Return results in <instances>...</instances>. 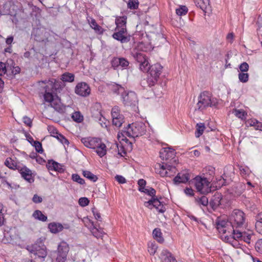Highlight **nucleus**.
<instances>
[{
  "label": "nucleus",
  "mask_w": 262,
  "mask_h": 262,
  "mask_svg": "<svg viewBox=\"0 0 262 262\" xmlns=\"http://www.w3.org/2000/svg\"><path fill=\"white\" fill-rule=\"evenodd\" d=\"M146 131V125L142 122H136L128 124V126L118 134V139L121 141L127 142L126 137L134 138L143 135Z\"/></svg>",
  "instance_id": "nucleus-2"
},
{
  "label": "nucleus",
  "mask_w": 262,
  "mask_h": 262,
  "mask_svg": "<svg viewBox=\"0 0 262 262\" xmlns=\"http://www.w3.org/2000/svg\"><path fill=\"white\" fill-rule=\"evenodd\" d=\"M82 174L84 177H85L86 178L88 179L89 180H91L92 182H95L98 179L96 175L92 173L90 171L83 170L82 172Z\"/></svg>",
  "instance_id": "nucleus-34"
},
{
  "label": "nucleus",
  "mask_w": 262,
  "mask_h": 262,
  "mask_svg": "<svg viewBox=\"0 0 262 262\" xmlns=\"http://www.w3.org/2000/svg\"><path fill=\"white\" fill-rule=\"evenodd\" d=\"M238 79L241 82L246 83L249 80V74L247 73H239L238 74Z\"/></svg>",
  "instance_id": "nucleus-40"
},
{
  "label": "nucleus",
  "mask_w": 262,
  "mask_h": 262,
  "mask_svg": "<svg viewBox=\"0 0 262 262\" xmlns=\"http://www.w3.org/2000/svg\"><path fill=\"white\" fill-rule=\"evenodd\" d=\"M56 138H57L63 145H68L69 143L68 140L61 134L57 135V136H56Z\"/></svg>",
  "instance_id": "nucleus-47"
},
{
  "label": "nucleus",
  "mask_w": 262,
  "mask_h": 262,
  "mask_svg": "<svg viewBox=\"0 0 262 262\" xmlns=\"http://www.w3.org/2000/svg\"><path fill=\"white\" fill-rule=\"evenodd\" d=\"M5 165L9 168L18 170V168L20 166V164L17 162L16 158H7L5 161Z\"/></svg>",
  "instance_id": "nucleus-22"
},
{
  "label": "nucleus",
  "mask_w": 262,
  "mask_h": 262,
  "mask_svg": "<svg viewBox=\"0 0 262 262\" xmlns=\"http://www.w3.org/2000/svg\"><path fill=\"white\" fill-rule=\"evenodd\" d=\"M255 249L258 253L262 254V238L258 240L256 243Z\"/></svg>",
  "instance_id": "nucleus-49"
},
{
  "label": "nucleus",
  "mask_w": 262,
  "mask_h": 262,
  "mask_svg": "<svg viewBox=\"0 0 262 262\" xmlns=\"http://www.w3.org/2000/svg\"><path fill=\"white\" fill-rule=\"evenodd\" d=\"M157 248L158 247L156 244L151 243L148 246V252L151 255H154L157 251Z\"/></svg>",
  "instance_id": "nucleus-48"
},
{
  "label": "nucleus",
  "mask_w": 262,
  "mask_h": 262,
  "mask_svg": "<svg viewBox=\"0 0 262 262\" xmlns=\"http://www.w3.org/2000/svg\"><path fill=\"white\" fill-rule=\"evenodd\" d=\"M115 179L120 184H124L126 182L125 179L122 176L117 175Z\"/></svg>",
  "instance_id": "nucleus-61"
},
{
  "label": "nucleus",
  "mask_w": 262,
  "mask_h": 262,
  "mask_svg": "<svg viewBox=\"0 0 262 262\" xmlns=\"http://www.w3.org/2000/svg\"><path fill=\"white\" fill-rule=\"evenodd\" d=\"M175 150L172 148H163L160 151V157L163 160H168L173 159L176 155Z\"/></svg>",
  "instance_id": "nucleus-16"
},
{
  "label": "nucleus",
  "mask_w": 262,
  "mask_h": 262,
  "mask_svg": "<svg viewBox=\"0 0 262 262\" xmlns=\"http://www.w3.org/2000/svg\"><path fill=\"white\" fill-rule=\"evenodd\" d=\"M32 216L34 219L42 222H46L47 220V216L44 215L42 212L39 210H35L33 212Z\"/></svg>",
  "instance_id": "nucleus-32"
},
{
  "label": "nucleus",
  "mask_w": 262,
  "mask_h": 262,
  "mask_svg": "<svg viewBox=\"0 0 262 262\" xmlns=\"http://www.w3.org/2000/svg\"><path fill=\"white\" fill-rule=\"evenodd\" d=\"M233 114H234V115L237 117L239 119H241L242 120H246L247 116V112L242 109H234L233 110Z\"/></svg>",
  "instance_id": "nucleus-31"
},
{
  "label": "nucleus",
  "mask_w": 262,
  "mask_h": 262,
  "mask_svg": "<svg viewBox=\"0 0 262 262\" xmlns=\"http://www.w3.org/2000/svg\"><path fill=\"white\" fill-rule=\"evenodd\" d=\"M34 146L36 150L39 153H42L43 151V149L42 148L41 144L38 141L34 142Z\"/></svg>",
  "instance_id": "nucleus-51"
},
{
  "label": "nucleus",
  "mask_w": 262,
  "mask_h": 262,
  "mask_svg": "<svg viewBox=\"0 0 262 262\" xmlns=\"http://www.w3.org/2000/svg\"><path fill=\"white\" fill-rule=\"evenodd\" d=\"M188 11L187 7L185 6H182L178 9H176V13L179 16L185 15Z\"/></svg>",
  "instance_id": "nucleus-42"
},
{
  "label": "nucleus",
  "mask_w": 262,
  "mask_h": 262,
  "mask_svg": "<svg viewBox=\"0 0 262 262\" xmlns=\"http://www.w3.org/2000/svg\"><path fill=\"white\" fill-rule=\"evenodd\" d=\"M139 190L147 193L150 196H154L156 194V190L152 188H144L143 190L139 188Z\"/></svg>",
  "instance_id": "nucleus-44"
},
{
  "label": "nucleus",
  "mask_w": 262,
  "mask_h": 262,
  "mask_svg": "<svg viewBox=\"0 0 262 262\" xmlns=\"http://www.w3.org/2000/svg\"><path fill=\"white\" fill-rule=\"evenodd\" d=\"M122 100L126 105H135L138 102L137 95L134 92H129L122 95Z\"/></svg>",
  "instance_id": "nucleus-13"
},
{
  "label": "nucleus",
  "mask_w": 262,
  "mask_h": 262,
  "mask_svg": "<svg viewBox=\"0 0 262 262\" xmlns=\"http://www.w3.org/2000/svg\"><path fill=\"white\" fill-rule=\"evenodd\" d=\"M205 128L204 123H198L196 124V129L195 132V137L196 138L200 137L203 133L204 130Z\"/></svg>",
  "instance_id": "nucleus-35"
},
{
  "label": "nucleus",
  "mask_w": 262,
  "mask_h": 262,
  "mask_svg": "<svg viewBox=\"0 0 262 262\" xmlns=\"http://www.w3.org/2000/svg\"><path fill=\"white\" fill-rule=\"evenodd\" d=\"M136 60L140 63V70L143 72L148 71L150 67H148L149 62L145 56L140 53H137L135 56Z\"/></svg>",
  "instance_id": "nucleus-15"
},
{
  "label": "nucleus",
  "mask_w": 262,
  "mask_h": 262,
  "mask_svg": "<svg viewBox=\"0 0 262 262\" xmlns=\"http://www.w3.org/2000/svg\"><path fill=\"white\" fill-rule=\"evenodd\" d=\"M196 202L198 205H202L204 206H206L208 203V199L205 196L196 199Z\"/></svg>",
  "instance_id": "nucleus-41"
},
{
  "label": "nucleus",
  "mask_w": 262,
  "mask_h": 262,
  "mask_svg": "<svg viewBox=\"0 0 262 262\" xmlns=\"http://www.w3.org/2000/svg\"><path fill=\"white\" fill-rule=\"evenodd\" d=\"M91 232L93 235L97 238H99L102 236V232L98 231V229L95 228L92 229Z\"/></svg>",
  "instance_id": "nucleus-55"
},
{
  "label": "nucleus",
  "mask_w": 262,
  "mask_h": 262,
  "mask_svg": "<svg viewBox=\"0 0 262 262\" xmlns=\"http://www.w3.org/2000/svg\"><path fill=\"white\" fill-rule=\"evenodd\" d=\"M64 250L63 254H57L56 261L57 262H66L67 260V249L64 247H62Z\"/></svg>",
  "instance_id": "nucleus-38"
},
{
  "label": "nucleus",
  "mask_w": 262,
  "mask_h": 262,
  "mask_svg": "<svg viewBox=\"0 0 262 262\" xmlns=\"http://www.w3.org/2000/svg\"><path fill=\"white\" fill-rule=\"evenodd\" d=\"M6 72L7 70L5 64L0 61V76L5 75Z\"/></svg>",
  "instance_id": "nucleus-54"
},
{
  "label": "nucleus",
  "mask_w": 262,
  "mask_h": 262,
  "mask_svg": "<svg viewBox=\"0 0 262 262\" xmlns=\"http://www.w3.org/2000/svg\"><path fill=\"white\" fill-rule=\"evenodd\" d=\"M119 112V109L117 107H115L112 108V118L114 117H118V116H121Z\"/></svg>",
  "instance_id": "nucleus-56"
},
{
  "label": "nucleus",
  "mask_w": 262,
  "mask_h": 262,
  "mask_svg": "<svg viewBox=\"0 0 262 262\" xmlns=\"http://www.w3.org/2000/svg\"><path fill=\"white\" fill-rule=\"evenodd\" d=\"M194 3L205 13H207L211 10L210 0H194Z\"/></svg>",
  "instance_id": "nucleus-18"
},
{
  "label": "nucleus",
  "mask_w": 262,
  "mask_h": 262,
  "mask_svg": "<svg viewBox=\"0 0 262 262\" xmlns=\"http://www.w3.org/2000/svg\"><path fill=\"white\" fill-rule=\"evenodd\" d=\"M239 170L241 174L243 176H246L247 174H248L249 169L247 167H243L242 166H241L239 167Z\"/></svg>",
  "instance_id": "nucleus-60"
},
{
  "label": "nucleus",
  "mask_w": 262,
  "mask_h": 262,
  "mask_svg": "<svg viewBox=\"0 0 262 262\" xmlns=\"http://www.w3.org/2000/svg\"><path fill=\"white\" fill-rule=\"evenodd\" d=\"M189 174L187 171H185L180 172L174 178L173 181L175 183H186L189 180Z\"/></svg>",
  "instance_id": "nucleus-19"
},
{
  "label": "nucleus",
  "mask_w": 262,
  "mask_h": 262,
  "mask_svg": "<svg viewBox=\"0 0 262 262\" xmlns=\"http://www.w3.org/2000/svg\"><path fill=\"white\" fill-rule=\"evenodd\" d=\"M126 20L127 17L125 16L117 17L115 19L116 29L126 28Z\"/></svg>",
  "instance_id": "nucleus-26"
},
{
  "label": "nucleus",
  "mask_w": 262,
  "mask_h": 262,
  "mask_svg": "<svg viewBox=\"0 0 262 262\" xmlns=\"http://www.w3.org/2000/svg\"><path fill=\"white\" fill-rule=\"evenodd\" d=\"M72 118L76 122H81L83 120V116L79 112H75L73 113Z\"/></svg>",
  "instance_id": "nucleus-36"
},
{
  "label": "nucleus",
  "mask_w": 262,
  "mask_h": 262,
  "mask_svg": "<svg viewBox=\"0 0 262 262\" xmlns=\"http://www.w3.org/2000/svg\"><path fill=\"white\" fill-rule=\"evenodd\" d=\"M204 171L206 174L208 173L209 176H213L214 174V168L211 166H208L205 168Z\"/></svg>",
  "instance_id": "nucleus-50"
},
{
  "label": "nucleus",
  "mask_w": 262,
  "mask_h": 262,
  "mask_svg": "<svg viewBox=\"0 0 262 262\" xmlns=\"http://www.w3.org/2000/svg\"><path fill=\"white\" fill-rule=\"evenodd\" d=\"M252 236V233L241 232L238 230L230 234L224 235L223 239L227 243L230 244L233 247L237 248L239 245L238 241H243L245 242L250 244Z\"/></svg>",
  "instance_id": "nucleus-3"
},
{
  "label": "nucleus",
  "mask_w": 262,
  "mask_h": 262,
  "mask_svg": "<svg viewBox=\"0 0 262 262\" xmlns=\"http://www.w3.org/2000/svg\"><path fill=\"white\" fill-rule=\"evenodd\" d=\"M89 200L87 198L83 197L79 199V204L82 207H85L89 204Z\"/></svg>",
  "instance_id": "nucleus-46"
},
{
  "label": "nucleus",
  "mask_w": 262,
  "mask_h": 262,
  "mask_svg": "<svg viewBox=\"0 0 262 262\" xmlns=\"http://www.w3.org/2000/svg\"><path fill=\"white\" fill-rule=\"evenodd\" d=\"M18 171L21 174V177L28 182L32 183L34 182L32 171L26 166L21 165L18 168Z\"/></svg>",
  "instance_id": "nucleus-17"
},
{
  "label": "nucleus",
  "mask_w": 262,
  "mask_h": 262,
  "mask_svg": "<svg viewBox=\"0 0 262 262\" xmlns=\"http://www.w3.org/2000/svg\"><path fill=\"white\" fill-rule=\"evenodd\" d=\"M161 257L163 262H177L171 253L167 250L162 251Z\"/></svg>",
  "instance_id": "nucleus-25"
},
{
  "label": "nucleus",
  "mask_w": 262,
  "mask_h": 262,
  "mask_svg": "<svg viewBox=\"0 0 262 262\" xmlns=\"http://www.w3.org/2000/svg\"><path fill=\"white\" fill-rule=\"evenodd\" d=\"M75 76L73 74L66 72L61 75L60 79L65 82H72L74 81Z\"/></svg>",
  "instance_id": "nucleus-29"
},
{
  "label": "nucleus",
  "mask_w": 262,
  "mask_h": 262,
  "mask_svg": "<svg viewBox=\"0 0 262 262\" xmlns=\"http://www.w3.org/2000/svg\"><path fill=\"white\" fill-rule=\"evenodd\" d=\"M222 195L221 193H215L212 198L210 204L213 208H216L221 204Z\"/></svg>",
  "instance_id": "nucleus-28"
},
{
  "label": "nucleus",
  "mask_w": 262,
  "mask_h": 262,
  "mask_svg": "<svg viewBox=\"0 0 262 262\" xmlns=\"http://www.w3.org/2000/svg\"><path fill=\"white\" fill-rule=\"evenodd\" d=\"M92 212L95 218L99 221H101L100 213L95 208L92 209Z\"/></svg>",
  "instance_id": "nucleus-57"
},
{
  "label": "nucleus",
  "mask_w": 262,
  "mask_h": 262,
  "mask_svg": "<svg viewBox=\"0 0 262 262\" xmlns=\"http://www.w3.org/2000/svg\"><path fill=\"white\" fill-rule=\"evenodd\" d=\"M123 119L122 115L118 116V117L112 118L113 124L117 127H120L123 122Z\"/></svg>",
  "instance_id": "nucleus-37"
},
{
  "label": "nucleus",
  "mask_w": 262,
  "mask_h": 262,
  "mask_svg": "<svg viewBox=\"0 0 262 262\" xmlns=\"http://www.w3.org/2000/svg\"><path fill=\"white\" fill-rule=\"evenodd\" d=\"M112 64L114 68L121 66L123 68H126L128 66L129 62L124 58H115L112 61Z\"/></svg>",
  "instance_id": "nucleus-20"
},
{
  "label": "nucleus",
  "mask_w": 262,
  "mask_h": 262,
  "mask_svg": "<svg viewBox=\"0 0 262 262\" xmlns=\"http://www.w3.org/2000/svg\"><path fill=\"white\" fill-rule=\"evenodd\" d=\"M245 223L244 213L239 210H234L230 215L228 221L224 220L219 221L217 229L220 232H222L224 235L230 234L237 231L234 228H241Z\"/></svg>",
  "instance_id": "nucleus-1"
},
{
  "label": "nucleus",
  "mask_w": 262,
  "mask_h": 262,
  "mask_svg": "<svg viewBox=\"0 0 262 262\" xmlns=\"http://www.w3.org/2000/svg\"><path fill=\"white\" fill-rule=\"evenodd\" d=\"M154 238L159 243H162L164 242V239L162 237V233L161 229L159 228H155L152 232Z\"/></svg>",
  "instance_id": "nucleus-30"
},
{
  "label": "nucleus",
  "mask_w": 262,
  "mask_h": 262,
  "mask_svg": "<svg viewBox=\"0 0 262 262\" xmlns=\"http://www.w3.org/2000/svg\"><path fill=\"white\" fill-rule=\"evenodd\" d=\"M23 122L24 123L26 124L27 125H28V126H31V125H32V120L31 119L27 117V116H25L23 118Z\"/></svg>",
  "instance_id": "nucleus-63"
},
{
  "label": "nucleus",
  "mask_w": 262,
  "mask_h": 262,
  "mask_svg": "<svg viewBox=\"0 0 262 262\" xmlns=\"http://www.w3.org/2000/svg\"><path fill=\"white\" fill-rule=\"evenodd\" d=\"M192 182L196 190L201 194H206L211 191L210 178L198 176L193 179Z\"/></svg>",
  "instance_id": "nucleus-5"
},
{
  "label": "nucleus",
  "mask_w": 262,
  "mask_h": 262,
  "mask_svg": "<svg viewBox=\"0 0 262 262\" xmlns=\"http://www.w3.org/2000/svg\"><path fill=\"white\" fill-rule=\"evenodd\" d=\"M184 192L188 195L192 196L193 195V190L191 188H186L184 189Z\"/></svg>",
  "instance_id": "nucleus-64"
},
{
  "label": "nucleus",
  "mask_w": 262,
  "mask_h": 262,
  "mask_svg": "<svg viewBox=\"0 0 262 262\" xmlns=\"http://www.w3.org/2000/svg\"><path fill=\"white\" fill-rule=\"evenodd\" d=\"M28 250L36 257L43 259L47 256V252L45 246L41 247L37 244H34L28 248Z\"/></svg>",
  "instance_id": "nucleus-9"
},
{
  "label": "nucleus",
  "mask_w": 262,
  "mask_h": 262,
  "mask_svg": "<svg viewBox=\"0 0 262 262\" xmlns=\"http://www.w3.org/2000/svg\"><path fill=\"white\" fill-rule=\"evenodd\" d=\"M32 201L34 203L38 204L42 202V199L41 196L38 195L37 194H34L32 198Z\"/></svg>",
  "instance_id": "nucleus-58"
},
{
  "label": "nucleus",
  "mask_w": 262,
  "mask_h": 262,
  "mask_svg": "<svg viewBox=\"0 0 262 262\" xmlns=\"http://www.w3.org/2000/svg\"><path fill=\"white\" fill-rule=\"evenodd\" d=\"M49 170H54L62 173L64 171L63 166L54 161H49L47 164Z\"/></svg>",
  "instance_id": "nucleus-21"
},
{
  "label": "nucleus",
  "mask_w": 262,
  "mask_h": 262,
  "mask_svg": "<svg viewBox=\"0 0 262 262\" xmlns=\"http://www.w3.org/2000/svg\"><path fill=\"white\" fill-rule=\"evenodd\" d=\"M39 85L45 84L46 85H52L57 93H60L64 87V84L59 81L53 79V80H45L38 82Z\"/></svg>",
  "instance_id": "nucleus-14"
},
{
  "label": "nucleus",
  "mask_w": 262,
  "mask_h": 262,
  "mask_svg": "<svg viewBox=\"0 0 262 262\" xmlns=\"http://www.w3.org/2000/svg\"><path fill=\"white\" fill-rule=\"evenodd\" d=\"M257 123L258 121L256 119H250L247 121V124L250 126H253L254 128Z\"/></svg>",
  "instance_id": "nucleus-62"
},
{
  "label": "nucleus",
  "mask_w": 262,
  "mask_h": 262,
  "mask_svg": "<svg viewBox=\"0 0 262 262\" xmlns=\"http://www.w3.org/2000/svg\"><path fill=\"white\" fill-rule=\"evenodd\" d=\"M45 84L39 85L43 88L45 90V93L43 95L45 101L50 104L51 106L58 112H61L63 110L62 105L61 104L60 99L53 95L52 93L47 92V85L44 86Z\"/></svg>",
  "instance_id": "nucleus-7"
},
{
  "label": "nucleus",
  "mask_w": 262,
  "mask_h": 262,
  "mask_svg": "<svg viewBox=\"0 0 262 262\" xmlns=\"http://www.w3.org/2000/svg\"><path fill=\"white\" fill-rule=\"evenodd\" d=\"M144 205L146 207L150 209L155 208L159 212L163 213L166 210L164 205L157 199H154L147 202H145Z\"/></svg>",
  "instance_id": "nucleus-12"
},
{
  "label": "nucleus",
  "mask_w": 262,
  "mask_h": 262,
  "mask_svg": "<svg viewBox=\"0 0 262 262\" xmlns=\"http://www.w3.org/2000/svg\"><path fill=\"white\" fill-rule=\"evenodd\" d=\"M163 67L159 63L151 66L148 71L146 82L149 86L154 85L158 81Z\"/></svg>",
  "instance_id": "nucleus-6"
},
{
  "label": "nucleus",
  "mask_w": 262,
  "mask_h": 262,
  "mask_svg": "<svg viewBox=\"0 0 262 262\" xmlns=\"http://www.w3.org/2000/svg\"><path fill=\"white\" fill-rule=\"evenodd\" d=\"M48 228L51 233H57L61 231L63 227L60 223L53 222L49 224Z\"/></svg>",
  "instance_id": "nucleus-27"
},
{
  "label": "nucleus",
  "mask_w": 262,
  "mask_h": 262,
  "mask_svg": "<svg viewBox=\"0 0 262 262\" xmlns=\"http://www.w3.org/2000/svg\"><path fill=\"white\" fill-rule=\"evenodd\" d=\"M239 68L241 71L242 72H247L249 69V65L247 62H244L241 64Z\"/></svg>",
  "instance_id": "nucleus-52"
},
{
  "label": "nucleus",
  "mask_w": 262,
  "mask_h": 262,
  "mask_svg": "<svg viewBox=\"0 0 262 262\" xmlns=\"http://www.w3.org/2000/svg\"><path fill=\"white\" fill-rule=\"evenodd\" d=\"M88 21L90 27L94 30L95 32L102 34L103 33V29L98 25L95 19L93 18L90 17L88 18Z\"/></svg>",
  "instance_id": "nucleus-24"
},
{
  "label": "nucleus",
  "mask_w": 262,
  "mask_h": 262,
  "mask_svg": "<svg viewBox=\"0 0 262 262\" xmlns=\"http://www.w3.org/2000/svg\"><path fill=\"white\" fill-rule=\"evenodd\" d=\"M113 37L121 43L127 42L130 40V35H127L126 28L116 29L115 32L112 35Z\"/></svg>",
  "instance_id": "nucleus-10"
},
{
  "label": "nucleus",
  "mask_w": 262,
  "mask_h": 262,
  "mask_svg": "<svg viewBox=\"0 0 262 262\" xmlns=\"http://www.w3.org/2000/svg\"><path fill=\"white\" fill-rule=\"evenodd\" d=\"M139 6L138 0H129L127 7L130 9H137Z\"/></svg>",
  "instance_id": "nucleus-39"
},
{
  "label": "nucleus",
  "mask_w": 262,
  "mask_h": 262,
  "mask_svg": "<svg viewBox=\"0 0 262 262\" xmlns=\"http://www.w3.org/2000/svg\"><path fill=\"white\" fill-rule=\"evenodd\" d=\"M75 93L80 96L86 97L90 94L91 89L85 82H80L76 85Z\"/></svg>",
  "instance_id": "nucleus-11"
},
{
  "label": "nucleus",
  "mask_w": 262,
  "mask_h": 262,
  "mask_svg": "<svg viewBox=\"0 0 262 262\" xmlns=\"http://www.w3.org/2000/svg\"><path fill=\"white\" fill-rule=\"evenodd\" d=\"M62 247H64L65 248L67 249V255L68 254V253L69 250V247L67 243L64 242H61L58 246L57 250V254H63L64 253V250Z\"/></svg>",
  "instance_id": "nucleus-33"
},
{
  "label": "nucleus",
  "mask_w": 262,
  "mask_h": 262,
  "mask_svg": "<svg viewBox=\"0 0 262 262\" xmlns=\"http://www.w3.org/2000/svg\"><path fill=\"white\" fill-rule=\"evenodd\" d=\"M72 179L74 182H77L80 184H83L84 183V180L77 174H73Z\"/></svg>",
  "instance_id": "nucleus-45"
},
{
  "label": "nucleus",
  "mask_w": 262,
  "mask_h": 262,
  "mask_svg": "<svg viewBox=\"0 0 262 262\" xmlns=\"http://www.w3.org/2000/svg\"><path fill=\"white\" fill-rule=\"evenodd\" d=\"M81 140L85 146L96 149V152L99 157H102L106 155V145L100 139L89 137L82 138Z\"/></svg>",
  "instance_id": "nucleus-4"
},
{
  "label": "nucleus",
  "mask_w": 262,
  "mask_h": 262,
  "mask_svg": "<svg viewBox=\"0 0 262 262\" xmlns=\"http://www.w3.org/2000/svg\"><path fill=\"white\" fill-rule=\"evenodd\" d=\"M48 130L50 132L51 136L55 138H56V136H57V135L60 134L57 132L56 129L52 126H49Z\"/></svg>",
  "instance_id": "nucleus-53"
},
{
  "label": "nucleus",
  "mask_w": 262,
  "mask_h": 262,
  "mask_svg": "<svg viewBox=\"0 0 262 262\" xmlns=\"http://www.w3.org/2000/svg\"><path fill=\"white\" fill-rule=\"evenodd\" d=\"M212 105L211 94L208 92L201 93L198 98L196 107L199 110L202 111Z\"/></svg>",
  "instance_id": "nucleus-8"
},
{
  "label": "nucleus",
  "mask_w": 262,
  "mask_h": 262,
  "mask_svg": "<svg viewBox=\"0 0 262 262\" xmlns=\"http://www.w3.org/2000/svg\"><path fill=\"white\" fill-rule=\"evenodd\" d=\"M255 227L256 231L260 234H262V223L256 222Z\"/></svg>",
  "instance_id": "nucleus-59"
},
{
  "label": "nucleus",
  "mask_w": 262,
  "mask_h": 262,
  "mask_svg": "<svg viewBox=\"0 0 262 262\" xmlns=\"http://www.w3.org/2000/svg\"><path fill=\"white\" fill-rule=\"evenodd\" d=\"M148 36L151 38V40L153 41V42H155L157 38L159 40H161V41L164 40L163 35L160 33L157 34L151 33L149 34Z\"/></svg>",
  "instance_id": "nucleus-43"
},
{
  "label": "nucleus",
  "mask_w": 262,
  "mask_h": 262,
  "mask_svg": "<svg viewBox=\"0 0 262 262\" xmlns=\"http://www.w3.org/2000/svg\"><path fill=\"white\" fill-rule=\"evenodd\" d=\"M169 167H170L167 166L166 165H164L158 164L156 167V172L162 177H169L170 176V173L168 171V170H170L168 168Z\"/></svg>",
  "instance_id": "nucleus-23"
}]
</instances>
